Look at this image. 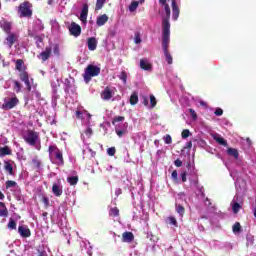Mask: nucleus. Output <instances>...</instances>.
<instances>
[{
  "mask_svg": "<svg viewBox=\"0 0 256 256\" xmlns=\"http://www.w3.org/2000/svg\"><path fill=\"white\" fill-rule=\"evenodd\" d=\"M164 55L166 57L168 65H173V56H171V53H169V51H166L164 52Z\"/></svg>",
  "mask_w": 256,
  "mask_h": 256,
  "instance_id": "obj_40",
  "label": "nucleus"
},
{
  "mask_svg": "<svg viewBox=\"0 0 256 256\" xmlns=\"http://www.w3.org/2000/svg\"><path fill=\"white\" fill-rule=\"evenodd\" d=\"M0 27L7 34L11 33V22H9L5 19H2V20H0Z\"/></svg>",
  "mask_w": 256,
  "mask_h": 256,
  "instance_id": "obj_15",
  "label": "nucleus"
},
{
  "mask_svg": "<svg viewBox=\"0 0 256 256\" xmlns=\"http://www.w3.org/2000/svg\"><path fill=\"white\" fill-rule=\"evenodd\" d=\"M179 5H177V0H172V17L174 21H177L179 19Z\"/></svg>",
  "mask_w": 256,
  "mask_h": 256,
  "instance_id": "obj_14",
  "label": "nucleus"
},
{
  "mask_svg": "<svg viewBox=\"0 0 256 256\" xmlns=\"http://www.w3.org/2000/svg\"><path fill=\"white\" fill-rule=\"evenodd\" d=\"M135 239V235H133V232H124L122 234V241L123 243H132V241Z\"/></svg>",
  "mask_w": 256,
  "mask_h": 256,
  "instance_id": "obj_16",
  "label": "nucleus"
},
{
  "mask_svg": "<svg viewBox=\"0 0 256 256\" xmlns=\"http://www.w3.org/2000/svg\"><path fill=\"white\" fill-rule=\"evenodd\" d=\"M172 179H173L174 183H179V177H178V174H177V170H174L172 172Z\"/></svg>",
  "mask_w": 256,
  "mask_h": 256,
  "instance_id": "obj_50",
  "label": "nucleus"
},
{
  "mask_svg": "<svg viewBox=\"0 0 256 256\" xmlns=\"http://www.w3.org/2000/svg\"><path fill=\"white\" fill-rule=\"evenodd\" d=\"M164 142L166 145H171L173 143V138H171V135L167 134L164 136Z\"/></svg>",
  "mask_w": 256,
  "mask_h": 256,
  "instance_id": "obj_45",
  "label": "nucleus"
},
{
  "mask_svg": "<svg viewBox=\"0 0 256 256\" xmlns=\"http://www.w3.org/2000/svg\"><path fill=\"white\" fill-rule=\"evenodd\" d=\"M240 210H241V204H239V202H234L232 204L233 213H235L237 215V213H239Z\"/></svg>",
  "mask_w": 256,
  "mask_h": 256,
  "instance_id": "obj_35",
  "label": "nucleus"
},
{
  "mask_svg": "<svg viewBox=\"0 0 256 256\" xmlns=\"http://www.w3.org/2000/svg\"><path fill=\"white\" fill-rule=\"evenodd\" d=\"M150 107L151 109H154V107H157V98H155V95H150Z\"/></svg>",
  "mask_w": 256,
  "mask_h": 256,
  "instance_id": "obj_41",
  "label": "nucleus"
},
{
  "mask_svg": "<svg viewBox=\"0 0 256 256\" xmlns=\"http://www.w3.org/2000/svg\"><path fill=\"white\" fill-rule=\"evenodd\" d=\"M0 208V217H9V210L7 209L5 203L0 202Z\"/></svg>",
  "mask_w": 256,
  "mask_h": 256,
  "instance_id": "obj_22",
  "label": "nucleus"
},
{
  "mask_svg": "<svg viewBox=\"0 0 256 256\" xmlns=\"http://www.w3.org/2000/svg\"><path fill=\"white\" fill-rule=\"evenodd\" d=\"M176 212L179 214L180 217H183V215H185V207L176 204Z\"/></svg>",
  "mask_w": 256,
  "mask_h": 256,
  "instance_id": "obj_36",
  "label": "nucleus"
},
{
  "mask_svg": "<svg viewBox=\"0 0 256 256\" xmlns=\"http://www.w3.org/2000/svg\"><path fill=\"white\" fill-rule=\"evenodd\" d=\"M190 184L194 185V187H196L200 193H203V186L199 185V177L195 176L194 179L190 180Z\"/></svg>",
  "mask_w": 256,
  "mask_h": 256,
  "instance_id": "obj_23",
  "label": "nucleus"
},
{
  "mask_svg": "<svg viewBox=\"0 0 256 256\" xmlns=\"http://www.w3.org/2000/svg\"><path fill=\"white\" fill-rule=\"evenodd\" d=\"M166 223L168 225H173V227H179V223L177 222V218H175V216H169L166 219Z\"/></svg>",
  "mask_w": 256,
  "mask_h": 256,
  "instance_id": "obj_25",
  "label": "nucleus"
},
{
  "mask_svg": "<svg viewBox=\"0 0 256 256\" xmlns=\"http://www.w3.org/2000/svg\"><path fill=\"white\" fill-rule=\"evenodd\" d=\"M53 51H54L55 55H59V46L56 45V46L54 47Z\"/></svg>",
  "mask_w": 256,
  "mask_h": 256,
  "instance_id": "obj_61",
  "label": "nucleus"
},
{
  "mask_svg": "<svg viewBox=\"0 0 256 256\" xmlns=\"http://www.w3.org/2000/svg\"><path fill=\"white\" fill-rule=\"evenodd\" d=\"M16 40L17 38L15 37V34H9L8 37L6 38L9 47H13Z\"/></svg>",
  "mask_w": 256,
  "mask_h": 256,
  "instance_id": "obj_29",
  "label": "nucleus"
},
{
  "mask_svg": "<svg viewBox=\"0 0 256 256\" xmlns=\"http://www.w3.org/2000/svg\"><path fill=\"white\" fill-rule=\"evenodd\" d=\"M32 167L33 169H41V160L39 158L32 159Z\"/></svg>",
  "mask_w": 256,
  "mask_h": 256,
  "instance_id": "obj_32",
  "label": "nucleus"
},
{
  "mask_svg": "<svg viewBox=\"0 0 256 256\" xmlns=\"http://www.w3.org/2000/svg\"><path fill=\"white\" fill-rule=\"evenodd\" d=\"M214 115H216V117H221V115H223V109L216 108Z\"/></svg>",
  "mask_w": 256,
  "mask_h": 256,
  "instance_id": "obj_52",
  "label": "nucleus"
},
{
  "mask_svg": "<svg viewBox=\"0 0 256 256\" xmlns=\"http://www.w3.org/2000/svg\"><path fill=\"white\" fill-rule=\"evenodd\" d=\"M49 155H53L56 160H58L59 165H65V160L63 159V152L57 148L56 145H50L48 148Z\"/></svg>",
  "mask_w": 256,
  "mask_h": 256,
  "instance_id": "obj_6",
  "label": "nucleus"
},
{
  "mask_svg": "<svg viewBox=\"0 0 256 256\" xmlns=\"http://www.w3.org/2000/svg\"><path fill=\"white\" fill-rule=\"evenodd\" d=\"M52 53H53V48L51 46H48L45 48L44 51H42L40 54L37 55V58L41 59L42 63H45V61L51 58Z\"/></svg>",
  "mask_w": 256,
  "mask_h": 256,
  "instance_id": "obj_8",
  "label": "nucleus"
},
{
  "mask_svg": "<svg viewBox=\"0 0 256 256\" xmlns=\"http://www.w3.org/2000/svg\"><path fill=\"white\" fill-rule=\"evenodd\" d=\"M33 4L29 1L21 3L18 7V13L20 17H31L33 15Z\"/></svg>",
  "mask_w": 256,
  "mask_h": 256,
  "instance_id": "obj_4",
  "label": "nucleus"
},
{
  "mask_svg": "<svg viewBox=\"0 0 256 256\" xmlns=\"http://www.w3.org/2000/svg\"><path fill=\"white\" fill-rule=\"evenodd\" d=\"M181 135H182V139H187V137L191 136V131H189V129H184Z\"/></svg>",
  "mask_w": 256,
  "mask_h": 256,
  "instance_id": "obj_47",
  "label": "nucleus"
},
{
  "mask_svg": "<svg viewBox=\"0 0 256 256\" xmlns=\"http://www.w3.org/2000/svg\"><path fill=\"white\" fill-rule=\"evenodd\" d=\"M232 231L233 233H241V223H234V225L232 226Z\"/></svg>",
  "mask_w": 256,
  "mask_h": 256,
  "instance_id": "obj_38",
  "label": "nucleus"
},
{
  "mask_svg": "<svg viewBox=\"0 0 256 256\" xmlns=\"http://www.w3.org/2000/svg\"><path fill=\"white\" fill-rule=\"evenodd\" d=\"M101 73V68L93 64H89L84 71L83 79L85 83H90L93 77H97Z\"/></svg>",
  "mask_w": 256,
  "mask_h": 256,
  "instance_id": "obj_2",
  "label": "nucleus"
},
{
  "mask_svg": "<svg viewBox=\"0 0 256 256\" xmlns=\"http://www.w3.org/2000/svg\"><path fill=\"white\" fill-rule=\"evenodd\" d=\"M191 147H193V142L189 141L186 143V146L184 149H191Z\"/></svg>",
  "mask_w": 256,
  "mask_h": 256,
  "instance_id": "obj_60",
  "label": "nucleus"
},
{
  "mask_svg": "<svg viewBox=\"0 0 256 256\" xmlns=\"http://www.w3.org/2000/svg\"><path fill=\"white\" fill-rule=\"evenodd\" d=\"M76 117H77V119H83V112L77 110L76 111Z\"/></svg>",
  "mask_w": 256,
  "mask_h": 256,
  "instance_id": "obj_57",
  "label": "nucleus"
},
{
  "mask_svg": "<svg viewBox=\"0 0 256 256\" xmlns=\"http://www.w3.org/2000/svg\"><path fill=\"white\" fill-rule=\"evenodd\" d=\"M67 183H69V185H77V183H79V176H70L67 178Z\"/></svg>",
  "mask_w": 256,
  "mask_h": 256,
  "instance_id": "obj_30",
  "label": "nucleus"
},
{
  "mask_svg": "<svg viewBox=\"0 0 256 256\" xmlns=\"http://www.w3.org/2000/svg\"><path fill=\"white\" fill-rule=\"evenodd\" d=\"M170 36L171 26L165 24V26H162V48L164 52L169 51Z\"/></svg>",
  "mask_w": 256,
  "mask_h": 256,
  "instance_id": "obj_3",
  "label": "nucleus"
},
{
  "mask_svg": "<svg viewBox=\"0 0 256 256\" xmlns=\"http://www.w3.org/2000/svg\"><path fill=\"white\" fill-rule=\"evenodd\" d=\"M227 155H229V157H233L234 159L237 160V159H239V150H237L236 148L228 147Z\"/></svg>",
  "mask_w": 256,
  "mask_h": 256,
  "instance_id": "obj_21",
  "label": "nucleus"
},
{
  "mask_svg": "<svg viewBox=\"0 0 256 256\" xmlns=\"http://www.w3.org/2000/svg\"><path fill=\"white\" fill-rule=\"evenodd\" d=\"M23 139L28 145L35 147L37 145V141H39V133L35 132V130H28Z\"/></svg>",
  "mask_w": 256,
  "mask_h": 256,
  "instance_id": "obj_5",
  "label": "nucleus"
},
{
  "mask_svg": "<svg viewBox=\"0 0 256 256\" xmlns=\"http://www.w3.org/2000/svg\"><path fill=\"white\" fill-rule=\"evenodd\" d=\"M135 43H136L137 45H139V43H141V36H140L139 34H136V35H135Z\"/></svg>",
  "mask_w": 256,
  "mask_h": 256,
  "instance_id": "obj_56",
  "label": "nucleus"
},
{
  "mask_svg": "<svg viewBox=\"0 0 256 256\" xmlns=\"http://www.w3.org/2000/svg\"><path fill=\"white\" fill-rule=\"evenodd\" d=\"M13 187H17V182L13 180L6 181V189H11Z\"/></svg>",
  "mask_w": 256,
  "mask_h": 256,
  "instance_id": "obj_43",
  "label": "nucleus"
},
{
  "mask_svg": "<svg viewBox=\"0 0 256 256\" xmlns=\"http://www.w3.org/2000/svg\"><path fill=\"white\" fill-rule=\"evenodd\" d=\"M14 83V91H16V93H21V82L17 81V80H13Z\"/></svg>",
  "mask_w": 256,
  "mask_h": 256,
  "instance_id": "obj_37",
  "label": "nucleus"
},
{
  "mask_svg": "<svg viewBox=\"0 0 256 256\" xmlns=\"http://www.w3.org/2000/svg\"><path fill=\"white\" fill-rule=\"evenodd\" d=\"M121 121H125V117L124 116H116L112 119V125H117V123H119Z\"/></svg>",
  "mask_w": 256,
  "mask_h": 256,
  "instance_id": "obj_42",
  "label": "nucleus"
},
{
  "mask_svg": "<svg viewBox=\"0 0 256 256\" xmlns=\"http://www.w3.org/2000/svg\"><path fill=\"white\" fill-rule=\"evenodd\" d=\"M3 199H5V194H3V192L0 191V200L3 201Z\"/></svg>",
  "mask_w": 256,
  "mask_h": 256,
  "instance_id": "obj_62",
  "label": "nucleus"
},
{
  "mask_svg": "<svg viewBox=\"0 0 256 256\" xmlns=\"http://www.w3.org/2000/svg\"><path fill=\"white\" fill-rule=\"evenodd\" d=\"M115 133L116 135H118V137H123L127 133V130H121V129L115 128Z\"/></svg>",
  "mask_w": 256,
  "mask_h": 256,
  "instance_id": "obj_48",
  "label": "nucleus"
},
{
  "mask_svg": "<svg viewBox=\"0 0 256 256\" xmlns=\"http://www.w3.org/2000/svg\"><path fill=\"white\" fill-rule=\"evenodd\" d=\"M52 193L55 197H61L63 195V186L61 185V179H58L56 183L52 185Z\"/></svg>",
  "mask_w": 256,
  "mask_h": 256,
  "instance_id": "obj_11",
  "label": "nucleus"
},
{
  "mask_svg": "<svg viewBox=\"0 0 256 256\" xmlns=\"http://www.w3.org/2000/svg\"><path fill=\"white\" fill-rule=\"evenodd\" d=\"M5 155H11V148L9 146L0 148V157H5Z\"/></svg>",
  "mask_w": 256,
  "mask_h": 256,
  "instance_id": "obj_26",
  "label": "nucleus"
},
{
  "mask_svg": "<svg viewBox=\"0 0 256 256\" xmlns=\"http://www.w3.org/2000/svg\"><path fill=\"white\" fill-rule=\"evenodd\" d=\"M37 251V256H49V254H47V251L45 250V248H38L36 249Z\"/></svg>",
  "mask_w": 256,
  "mask_h": 256,
  "instance_id": "obj_44",
  "label": "nucleus"
},
{
  "mask_svg": "<svg viewBox=\"0 0 256 256\" xmlns=\"http://www.w3.org/2000/svg\"><path fill=\"white\" fill-rule=\"evenodd\" d=\"M85 135H93V129L87 128L85 131Z\"/></svg>",
  "mask_w": 256,
  "mask_h": 256,
  "instance_id": "obj_59",
  "label": "nucleus"
},
{
  "mask_svg": "<svg viewBox=\"0 0 256 256\" xmlns=\"http://www.w3.org/2000/svg\"><path fill=\"white\" fill-rule=\"evenodd\" d=\"M139 103V95L137 92H133L130 96V105H137Z\"/></svg>",
  "mask_w": 256,
  "mask_h": 256,
  "instance_id": "obj_27",
  "label": "nucleus"
},
{
  "mask_svg": "<svg viewBox=\"0 0 256 256\" xmlns=\"http://www.w3.org/2000/svg\"><path fill=\"white\" fill-rule=\"evenodd\" d=\"M107 3V0H97L96 1V6H95V11H101L103 9V5Z\"/></svg>",
  "mask_w": 256,
  "mask_h": 256,
  "instance_id": "obj_31",
  "label": "nucleus"
},
{
  "mask_svg": "<svg viewBox=\"0 0 256 256\" xmlns=\"http://www.w3.org/2000/svg\"><path fill=\"white\" fill-rule=\"evenodd\" d=\"M15 69L19 71V79L26 85L27 91H31V81L29 80V72H27V66L23 59L15 61Z\"/></svg>",
  "mask_w": 256,
  "mask_h": 256,
  "instance_id": "obj_1",
  "label": "nucleus"
},
{
  "mask_svg": "<svg viewBox=\"0 0 256 256\" xmlns=\"http://www.w3.org/2000/svg\"><path fill=\"white\" fill-rule=\"evenodd\" d=\"M137 7H139V2L138 1H132L130 6H129V11L131 13L137 11Z\"/></svg>",
  "mask_w": 256,
  "mask_h": 256,
  "instance_id": "obj_34",
  "label": "nucleus"
},
{
  "mask_svg": "<svg viewBox=\"0 0 256 256\" xmlns=\"http://www.w3.org/2000/svg\"><path fill=\"white\" fill-rule=\"evenodd\" d=\"M4 169L9 175H13V165H11V162L4 161Z\"/></svg>",
  "mask_w": 256,
  "mask_h": 256,
  "instance_id": "obj_28",
  "label": "nucleus"
},
{
  "mask_svg": "<svg viewBox=\"0 0 256 256\" xmlns=\"http://www.w3.org/2000/svg\"><path fill=\"white\" fill-rule=\"evenodd\" d=\"M142 103L145 105V107L149 106V98L147 96L142 97Z\"/></svg>",
  "mask_w": 256,
  "mask_h": 256,
  "instance_id": "obj_53",
  "label": "nucleus"
},
{
  "mask_svg": "<svg viewBox=\"0 0 256 256\" xmlns=\"http://www.w3.org/2000/svg\"><path fill=\"white\" fill-rule=\"evenodd\" d=\"M119 79H121V81H123L124 84L127 83V72L122 71L119 76Z\"/></svg>",
  "mask_w": 256,
  "mask_h": 256,
  "instance_id": "obj_49",
  "label": "nucleus"
},
{
  "mask_svg": "<svg viewBox=\"0 0 256 256\" xmlns=\"http://www.w3.org/2000/svg\"><path fill=\"white\" fill-rule=\"evenodd\" d=\"M101 98L104 101H109L110 99H113V91L109 86L105 87V89L102 91Z\"/></svg>",
  "mask_w": 256,
  "mask_h": 256,
  "instance_id": "obj_12",
  "label": "nucleus"
},
{
  "mask_svg": "<svg viewBox=\"0 0 256 256\" xmlns=\"http://www.w3.org/2000/svg\"><path fill=\"white\" fill-rule=\"evenodd\" d=\"M160 5H165L167 3V0H158Z\"/></svg>",
  "mask_w": 256,
  "mask_h": 256,
  "instance_id": "obj_63",
  "label": "nucleus"
},
{
  "mask_svg": "<svg viewBox=\"0 0 256 256\" xmlns=\"http://www.w3.org/2000/svg\"><path fill=\"white\" fill-rule=\"evenodd\" d=\"M214 140L216 141V143H218L219 145H222L223 147H227V140H225V138L221 137L219 134H217L216 136H214Z\"/></svg>",
  "mask_w": 256,
  "mask_h": 256,
  "instance_id": "obj_24",
  "label": "nucleus"
},
{
  "mask_svg": "<svg viewBox=\"0 0 256 256\" xmlns=\"http://www.w3.org/2000/svg\"><path fill=\"white\" fill-rule=\"evenodd\" d=\"M115 153H117V149H115V147H110V148L107 149V154H108L110 157L115 156Z\"/></svg>",
  "mask_w": 256,
  "mask_h": 256,
  "instance_id": "obj_46",
  "label": "nucleus"
},
{
  "mask_svg": "<svg viewBox=\"0 0 256 256\" xmlns=\"http://www.w3.org/2000/svg\"><path fill=\"white\" fill-rule=\"evenodd\" d=\"M7 227L8 229L15 230L17 229V222H15L13 218H10Z\"/></svg>",
  "mask_w": 256,
  "mask_h": 256,
  "instance_id": "obj_39",
  "label": "nucleus"
},
{
  "mask_svg": "<svg viewBox=\"0 0 256 256\" xmlns=\"http://www.w3.org/2000/svg\"><path fill=\"white\" fill-rule=\"evenodd\" d=\"M181 179H182V183L187 182V172H182L181 173Z\"/></svg>",
  "mask_w": 256,
  "mask_h": 256,
  "instance_id": "obj_55",
  "label": "nucleus"
},
{
  "mask_svg": "<svg viewBox=\"0 0 256 256\" xmlns=\"http://www.w3.org/2000/svg\"><path fill=\"white\" fill-rule=\"evenodd\" d=\"M189 113H190L193 121H197V112H195V110H193V109H189Z\"/></svg>",
  "mask_w": 256,
  "mask_h": 256,
  "instance_id": "obj_51",
  "label": "nucleus"
},
{
  "mask_svg": "<svg viewBox=\"0 0 256 256\" xmlns=\"http://www.w3.org/2000/svg\"><path fill=\"white\" fill-rule=\"evenodd\" d=\"M42 202L44 203V205H46V207L49 206V198L43 197V198H42Z\"/></svg>",
  "mask_w": 256,
  "mask_h": 256,
  "instance_id": "obj_58",
  "label": "nucleus"
},
{
  "mask_svg": "<svg viewBox=\"0 0 256 256\" xmlns=\"http://www.w3.org/2000/svg\"><path fill=\"white\" fill-rule=\"evenodd\" d=\"M68 31L73 37H79L81 35V26L75 22H71L68 26Z\"/></svg>",
  "mask_w": 256,
  "mask_h": 256,
  "instance_id": "obj_10",
  "label": "nucleus"
},
{
  "mask_svg": "<svg viewBox=\"0 0 256 256\" xmlns=\"http://www.w3.org/2000/svg\"><path fill=\"white\" fill-rule=\"evenodd\" d=\"M116 195H121V189H118V190L116 191Z\"/></svg>",
  "mask_w": 256,
  "mask_h": 256,
  "instance_id": "obj_64",
  "label": "nucleus"
},
{
  "mask_svg": "<svg viewBox=\"0 0 256 256\" xmlns=\"http://www.w3.org/2000/svg\"><path fill=\"white\" fill-rule=\"evenodd\" d=\"M87 43H88L89 51H95V49H97V38L96 37L88 38Z\"/></svg>",
  "mask_w": 256,
  "mask_h": 256,
  "instance_id": "obj_18",
  "label": "nucleus"
},
{
  "mask_svg": "<svg viewBox=\"0 0 256 256\" xmlns=\"http://www.w3.org/2000/svg\"><path fill=\"white\" fill-rule=\"evenodd\" d=\"M162 7H164V11L166 13V16L162 20V27H165V25H168V27H171V23H169V19H171V8L169 7V4H160Z\"/></svg>",
  "mask_w": 256,
  "mask_h": 256,
  "instance_id": "obj_9",
  "label": "nucleus"
},
{
  "mask_svg": "<svg viewBox=\"0 0 256 256\" xmlns=\"http://www.w3.org/2000/svg\"><path fill=\"white\" fill-rule=\"evenodd\" d=\"M140 67L144 71H151V69H153V66L151 65V63H149V61H147V59L140 60Z\"/></svg>",
  "mask_w": 256,
  "mask_h": 256,
  "instance_id": "obj_19",
  "label": "nucleus"
},
{
  "mask_svg": "<svg viewBox=\"0 0 256 256\" xmlns=\"http://www.w3.org/2000/svg\"><path fill=\"white\" fill-rule=\"evenodd\" d=\"M109 216L110 217H119V208H117V207L110 208Z\"/></svg>",
  "mask_w": 256,
  "mask_h": 256,
  "instance_id": "obj_33",
  "label": "nucleus"
},
{
  "mask_svg": "<svg viewBox=\"0 0 256 256\" xmlns=\"http://www.w3.org/2000/svg\"><path fill=\"white\" fill-rule=\"evenodd\" d=\"M18 233L24 238L27 239L28 237H31V230L27 226H19L18 227Z\"/></svg>",
  "mask_w": 256,
  "mask_h": 256,
  "instance_id": "obj_13",
  "label": "nucleus"
},
{
  "mask_svg": "<svg viewBox=\"0 0 256 256\" xmlns=\"http://www.w3.org/2000/svg\"><path fill=\"white\" fill-rule=\"evenodd\" d=\"M174 165H175V167H182L183 166V161H181V159H176L174 161Z\"/></svg>",
  "mask_w": 256,
  "mask_h": 256,
  "instance_id": "obj_54",
  "label": "nucleus"
},
{
  "mask_svg": "<svg viewBox=\"0 0 256 256\" xmlns=\"http://www.w3.org/2000/svg\"><path fill=\"white\" fill-rule=\"evenodd\" d=\"M107 21H109V16H107V14L100 15L96 19V25L98 27H103Z\"/></svg>",
  "mask_w": 256,
  "mask_h": 256,
  "instance_id": "obj_17",
  "label": "nucleus"
},
{
  "mask_svg": "<svg viewBox=\"0 0 256 256\" xmlns=\"http://www.w3.org/2000/svg\"><path fill=\"white\" fill-rule=\"evenodd\" d=\"M19 103V98H17V95L13 94L12 98H5L4 103L2 104V109L4 111H10V109H15Z\"/></svg>",
  "mask_w": 256,
  "mask_h": 256,
  "instance_id": "obj_7",
  "label": "nucleus"
},
{
  "mask_svg": "<svg viewBox=\"0 0 256 256\" xmlns=\"http://www.w3.org/2000/svg\"><path fill=\"white\" fill-rule=\"evenodd\" d=\"M89 14V6H87V4H85L83 6V9L80 13V21H82L83 23H85V21H87V15Z\"/></svg>",
  "mask_w": 256,
  "mask_h": 256,
  "instance_id": "obj_20",
  "label": "nucleus"
}]
</instances>
